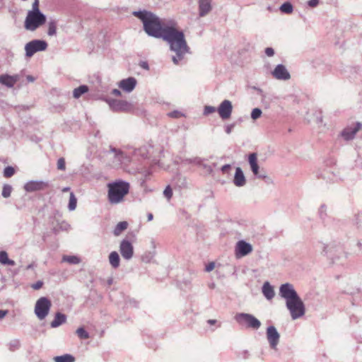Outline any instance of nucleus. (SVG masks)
<instances>
[{"mask_svg": "<svg viewBox=\"0 0 362 362\" xmlns=\"http://www.w3.org/2000/svg\"><path fill=\"white\" fill-rule=\"evenodd\" d=\"M215 264L214 262H210L206 266V271L211 272L214 269Z\"/></svg>", "mask_w": 362, "mask_h": 362, "instance_id": "obj_57", "label": "nucleus"}, {"mask_svg": "<svg viewBox=\"0 0 362 362\" xmlns=\"http://www.w3.org/2000/svg\"><path fill=\"white\" fill-rule=\"evenodd\" d=\"M234 319L240 325L255 330L259 329L262 325L261 322L257 317L249 313H237Z\"/></svg>", "mask_w": 362, "mask_h": 362, "instance_id": "obj_4", "label": "nucleus"}, {"mask_svg": "<svg viewBox=\"0 0 362 362\" xmlns=\"http://www.w3.org/2000/svg\"><path fill=\"white\" fill-rule=\"evenodd\" d=\"M22 76H23L22 73L16 74L14 75H11V77L12 78V81H13L14 85L16 83L17 81H18L20 80V78Z\"/></svg>", "mask_w": 362, "mask_h": 362, "instance_id": "obj_51", "label": "nucleus"}, {"mask_svg": "<svg viewBox=\"0 0 362 362\" xmlns=\"http://www.w3.org/2000/svg\"><path fill=\"white\" fill-rule=\"evenodd\" d=\"M21 346V341L18 339H13L11 340L8 344V347L10 351H16Z\"/></svg>", "mask_w": 362, "mask_h": 362, "instance_id": "obj_37", "label": "nucleus"}, {"mask_svg": "<svg viewBox=\"0 0 362 362\" xmlns=\"http://www.w3.org/2000/svg\"><path fill=\"white\" fill-rule=\"evenodd\" d=\"M361 218H362V214H358L356 216L354 219V223L356 225L358 226L359 224V221L361 220Z\"/></svg>", "mask_w": 362, "mask_h": 362, "instance_id": "obj_59", "label": "nucleus"}, {"mask_svg": "<svg viewBox=\"0 0 362 362\" xmlns=\"http://www.w3.org/2000/svg\"><path fill=\"white\" fill-rule=\"evenodd\" d=\"M136 79L134 77H129L120 81L119 87L127 93H131L136 86Z\"/></svg>", "mask_w": 362, "mask_h": 362, "instance_id": "obj_20", "label": "nucleus"}, {"mask_svg": "<svg viewBox=\"0 0 362 362\" xmlns=\"http://www.w3.org/2000/svg\"><path fill=\"white\" fill-rule=\"evenodd\" d=\"M139 65L144 69H146V70L149 69V66H148V64L147 62H141Z\"/></svg>", "mask_w": 362, "mask_h": 362, "instance_id": "obj_58", "label": "nucleus"}, {"mask_svg": "<svg viewBox=\"0 0 362 362\" xmlns=\"http://www.w3.org/2000/svg\"><path fill=\"white\" fill-rule=\"evenodd\" d=\"M54 362H74L75 358L71 354L57 356L54 358Z\"/></svg>", "mask_w": 362, "mask_h": 362, "instance_id": "obj_32", "label": "nucleus"}, {"mask_svg": "<svg viewBox=\"0 0 362 362\" xmlns=\"http://www.w3.org/2000/svg\"><path fill=\"white\" fill-rule=\"evenodd\" d=\"M362 124L361 122H356L351 124V125L345 127L340 133V136L345 141H351L353 140L357 132L361 129Z\"/></svg>", "mask_w": 362, "mask_h": 362, "instance_id": "obj_12", "label": "nucleus"}, {"mask_svg": "<svg viewBox=\"0 0 362 362\" xmlns=\"http://www.w3.org/2000/svg\"><path fill=\"white\" fill-rule=\"evenodd\" d=\"M46 22V16L42 12H28L25 20V28L28 30H35Z\"/></svg>", "mask_w": 362, "mask_h": 362, "instance_id": "obj_5", "label": "nucleus"}, {"mask_svg": "<svg viewBox=\"0 0 362 362\" xmlns=\"http://www.w3.org/2000/svg\"><path fill=\"white\" fill-rule=\"evenodd\" d=\"M265 54L268 57H273L274 54V50L272 47H267L264 50Z\"/></svg>", "mask_w": 362, "mask_h": 362, "instance_id": "obj_52", "label": "nucleus"}, {"mask_svg": "<svg viewBox=\"0 0 362 362\" xmlns=\"http://www.w3.org/2000/svg\"><path fill=\"white\" fill-rule=\"evenodd\" d=\"M320 176L325 179L327 180L330 182H335L337 180L338 177L335 175V173L332 170H324L321 174Z\"/></svg>", "mask_w": 362, "mask_h": 362, "instance_id": "obj_30", "label": "nucleus"}, {"mask_svg": "<svg viewBox=\"0 0 362 362\" xmlns=\"http://www.w3.org/2000/svg\"><path fill=\"white\" fill-rule=\"evenodd\" d=\"M318 214L321 219H325L327 216V206L325 204L320 206Z\"/></svg>", "mask_w": 362, "mask_h": 362, "instance_id": "obj_44", "label": "nucleus"}, {"mask_svg": "<svg viewBox=\"0 0 362 362\" xmlns=\"http://www.w3.org/2000/svg\"><path fill=\"white\" fill-rule=\"evenodd\" d=\"M57 169L62 171H64L66 170V162L64 158H59L57 160Z\"/></svg>", "mask_w": 362, "mask_h": 362, "instance_id": "obj_43", "label": "nucleus"}, {"mask_svg": "<svg viewBox=\"0 0 362 362\" xmlns=\"http://www.w3.org/2000/svg\"><path fill=\"white\" fill-rule=\"evenodd\" d=\"M128 223L127 221H120L119 222L116 226L115 227V229L113 230V233L115 236H118L121 234L122 231L126 230L127 228Z\"/></svg>", "mask_w": 362, "mask_h": 362, "instance_id": "obj_31", "label": "nucleus"}, {"mask_svg": "<svg viewBox=\"0 0 362 362\" xmlns=\"http://www.w3.org/2000/svg\"><path fill=\"white\" fill-rule=\"evenodd\" d=\"M272 74L274 78L278 80L286 81L291 78L290 73L283 64H278L272 72Z\"/></svg>", "mask_w": 362, "mask_h": 362, "instance_id": "obj_19", "label": "nucleus"}, {"mask_svg": "<svg viewBox=\"0 0 362 362\" xmlns=\"http://www.w3.org/2000/svg\"><path fill=\"white\" fill-rule=\"evenodd\" d=\"M233 183L236 187H243L246 184L245 177L242 169L237 167L234 175Z\"/></svg>", "mask_w": 362, "mask_h": 362, "instance_id": "obj_22", "label": "nucleus"}, {"mask_svg": "<svg viewBox=\"0 0 362 362\" xmlns=\"http://www.w3.org/2000/svg\"><path fill=\"white\" fill-rule=\"evenodd\" d=\"M52 307L51 300L47 297H40L35 303L34 313L38 320H44Z\"/></svg>", "mask_w": 362, "mask_h": 362, "instance_id": "obj_7", "label": "nucleus"}, {"mask_svg": "<svg viewBox=\"0 0 362 362\" xmlns=\"http://www.w3.org/2000/svg\"><path fill=\"white\" fill-rule=\"evenodd\" d=\"M43 282L42 281H37L35 284H32L31 287L35 290H39L42 288Z\"/></svg>", "mask_w": 362, "mask_h": 362, "instance_id": "obj_50", "label": "nucleus"}, {"mask_svg": "<svg viewBox=\"0 0 362 362\" xmlns=\"http://www.w3.org/2000/svg\"><path fill=\"white\" fill-rule=\"evenodd\" d=\"M88 91V87L86 85H81L76 88L73 91V96L75 98H79L83 94Z\"/></svg>", "mask_w": 362, "mask_h": 362, "instance_id": "obj_29", "label": "nucleus"}, {"mask_svg": "<svg viewBox=\"0 0 362 362\" xmlns=\"http://www.w3.org/2000/svg\"><path fill=\"white\" fill-rule=\"evenodd\" d=\"M262 292L267 300H272L275 296L274 288L268 281L264 283Z\"/></svg>", "mask_w": 362, "mask_h": 362, "instance_id": "obj_23", "label": "nucleus"}, {"mask_svg": "<svg viewBox=\"0 0 362 362\" xmlns=\"http://www.w3.org/2000/svg\"><path fill=\"white\" fill-rule=\"evenodd\" d=\"M0 263L4 265H9L14 266L16 264L15 262L12 259H10L8 257V254L6 251L0 252Z\"/></svg>", "mask_w": 362, "mask_h": 362, "instance_id": "obj_28", "label": "nucleus"}, {"mask_svg": "<svg viewBox=\"0 0 362 362\" xmlns=\"http://www.w3.org/2000/svg\"><path fill=\"white\" fill-rule=\"evenodd\" d=\"M47 47V43L43 40H33L26 43L25 51L26 57H31L37 52L44 51Z\"/></svg>", "mask_w": 362, "mask_h": 362, "instance_id": "obj_8", "label": "nucleus"}, {"mask_svg": "<svg viewBox=\"0 0 362 362\" xmlns=\"http://www.w3.org/2000/svg\"><path fill=\"white\" fill-rule=\"evenodd\" d=\"M129 183L124 180H116L107 184V199L111 204H117L124 200L129 193Z\"/></svg>", "mask_w": 362, "mask_h": 362, "instance_id": "obj_3", "label": "nucleus"}, {"mask_svg": "<svg viewBox=\"0 0 362 362\" xmlns=\"http://www.w3.org/2000/svg\"><path fill=\"white\" fill-rule=\"evenodd\" d=\"M248 163L254 175L258 178L265 179L267 175L259 172V166L257 162V155L256 153H252L248 156Z\"/></svg>", "mask_w": 362, "mask_h": 362, "instance_id": "obj_17", "label": "nucleus"}, {"mask_svg": "<svg viewBox=\"0 0 362 362\" xmlns=\"http://www.w3.org/2000/svg\"><path fill=\"white\" fill-rule=\"evenodd\" d=\"M28 12H41L39 9V0H35L32 5V9Z\"/></svg>", "mask_w": 362, "mask_h": 362, "instance_id": "obj_48", "label": "nucleus"}, {"mask_svg": "<svg viewBox=\"0 0 362 362\" xmlns=\"http://www.w3.org/2000/svg\"><path fill=\"white\" fill-rule=\"evenodd\" d=\"M76 334L80 339H87L90 337L88 332L83 328L79 327L76 329Z\"/></svg>", "mask_w": 362, "mask_h": 362, "instance_id": "obj_39", "label": "nucleus"}, {"mask_svg": "<svg viewBox=\"0 0 362 362\" xmlns=\"http://www.w3.org/2000/svg\"><path fill=\"white\" fill-rule=\"evenodd\" d=\"M279 10L283 13L291 14L293 11V6L290 2L286 1L280 6Z\"/></svg>", "mask_w": 362, "mask_h": 362, "instance_id": "obj_34", "label": "nucleus"}, {"mask_svg": "<svg viewBox=\"0 0 362 362\" xmlns=\"http://www.w3.org/2000/svg\"><path fill=\"white\" fill-rule=\"evenodd\" d=\"M201 167H202L203 168L206 169L209 172H211L212 171L211 167L208 165H206V163H204V161H203V165H202Z\"/></svg>", "mask_w": 362, "mask_h": 362, "instance_id": "obj_61", "label": "nucleus"}, {"mask_svg": "<svg viewBox=\"0 0 362 362\" xmlns=\"http://www.w3.org/2000/svg\"><path fill=\"white\" fill-rule=\"evenodd\" d=\"M286 308L288 310L291 319L295 320L302 317L305 313L304 303L300 297L286 303Z\"/></svg>", "mask_w": 362, "mask_h": 362, "instance_id": "obj_6", "label": "nucleus"}, {"mask_svg": "<svg viewBox=\"0 0 362 362\" xmlns=\"http://www.w3.org/2000/svg\"><path fill=\"white\" fill-rule=\"evenodd\" d=\"M192 163L197 165L201 166L203 165V161H204V159L199 158V157H195L192 158Z\"/></svg>", "mask_w": 362, "mask_h": 362, "instance_id": "obj_49", "label": "nucleus"}, {"mask_svg": "<svg viewBox=\"0 0 362 362\" xmlns=\"http://www.w3.org/2000/svg\"><path fill=\"white\" fill-rule=\"evenodd\" d=\"M76 204H77V199L75 197L74 192H71L70 197H69V205H68L69 210V211L75 210L76 208Z\"/></svg>", "mask_w": 362, "mask_h": 362, "instance_id": "obj_36", "label": "nucleus"}, {"mask_svg": "<svg viewBox=\"0 0 362 362\" xmlns=\"http://www.w3.org/2000/svg\"><path fill=\"white\" fill-rule=\"evenodd\" d=\"M49 186L48 181L43 180H30L27 182L24 185V189L27 192H33L37 191L45 190Z\"/></svg>", "mask_w": 362, "mask_h": 362, "instance_id": "obj_13", "label": "nucleus"}, {"mask_svg": "<svg viewBox=\"0 0 362 362\" xmlns=\"http://www.w3.org/2000/svg\"><path fill=\"white\" fill-rule=\"evenodd\" d=\"M0 83L9 88H11L14 86V83L12 81L11 75L8 74L0 75Z\"/></svg>", "mask_w": 362, "mask_h": 362, "instance_id": "obj_27", "label": "nucleus"}, {"mask_svg": "<svg viewBox=\"0 0 362 362\" xmlns=\"http://www.w3.org/2000/svg\"><path fill=\"white\" fill-rule=\"evenodd\" d=\"M132 14L141 21L144 31L156 38H161L165 29L169 25L163 23L154 13L145 10L134 11Z\"/></svg>", "mask_w": 362, "mask_h": 362, "instance_id": "obj_2", "label": "nucleus"}, {"mask_svg": "<svg viewBox=\"0 0 362 362\" xmlns=\"http://www.w3.org/2000/svg\"><path fill=\"white\" fill-rule=\"evenodd\" d=\"M267 339L269 344L270 347L274 349H277V345L279 342L280 334L274 326H269L266 332Z\"/></svg>", "mask_w": 362, "mask_h": 362, "instance_id": "obj_14", "label": "nucleus"}, {"mask_svg": "<svg viewBox=\"0 0 362 362\" xmlns=\"http://www.w3.org/2000/svg\"><path fill=\"white\" fill-rule=\"evenodd\" d=\"M119 252L124 259H131L134 255V247L132 243L126 239L122 240L119 245Z\"/></svg>", "mask_w": 362, "mask_h": 362, "instance_id": "obj_16", "label": "nucleus"}, {"mask_svg": "<svg viewBox=\"0 0 362 362\" xmlns=\"http://www.w3.org/2000/svg\"><path fill=\"white\" fill-rule=\"evenodd\" d=\"M111 93H112V95H114L115 96H120L121 95V91L119 90H118V89H116V88L113 89Z\"/></svg>", "mask_w": 362, "mask_h": 362, "instance_id": "obj_60", "label": "nucleus"}, {"mask_svg": "<svg viewBox=\"0 0 362 362\" xmlns=\"http://www.w3.org/2000/svg\"><path fill=\"white\" fill-rule=\"evenodd\" d=\"M212 0H198L199 16H206L212 10Z\"/></svg>", "mask_w": 362, "mask_h": 362, "instance_id": "obj_21", "label": "nucleus"}, {"mask_svg": "<svg viewBox=\"0 0 362 362\" xmlns=\"http://www.w3.org/2000/svg\"><path fill=\"white\" fill-rule=\"evenodd\" d=\"M216 111V107L210 105H206L204 107V115H209Z\"/></svg>", "mask_w": 362, "mask_h": 362, "instance_id": "obj_46", "label": "nucleus"}, {"mask_svg": "<svg viewBox=\"0 0 362 362\" xmlns=\"http://www.w3.org/2000/svg\"><path fill=\"white\" fill-rule=\"evenodd\" d=\"M319 4V0H310L308 2V5L312 8L315 7Z\"/></svg>", "mask_w": 362, "mask_h": 362, "instance_id": "obj_55", "label": "nucleus"}, {"mask_svg": "<svg viewBox=\"0 0 362 362\" xmlns=\"http://www.w3.org/2000/svg\"><path fill=\"white\" fill-rule=\"evenodd\" d=\"M7 313V310H0V319L4 318L6 315Z\"/></svg>", "mask_w": 362, "mask_h": 362, "instance_id": "obj_63", "label": "nucleus"}, {"mask_svg": "<svg viewBox=\"0 0 362 362\" xmlns=\"http://www.w3.org/2000/svg\"><path fill=\"white\" fill-rule=\"evenodd\" d=\"M252 251V246L250 243L241 240H239L235 247L236 257L240 258L249 255Z\"/></svg>", "mask_w": 362, "mask_h": 362, "instance_id": "obj_15", "label": "nucleus"}, {"mask_svg": "<svg viewBox=\"0 0 362 362\" xmlns=\"http://www.w3.org/2000/svg\"><path fill=\"white\" fill-rule=\"evenodd\" d=\"M109 262L110 265L113 268H118L120 263V258L119 254L115 251L110 252L109 255Z\"/></svg>", "mask_w": 362, "mask_h": 362, "instance_id": "obj_25", "label": "nucleus"}, {"mask_svg": "<svg viewBox=\"0 0 362 362\" xmlns=\"http://www.w3.org/2000/svg\"><path fill=\"white\" fill-rule=\"evenodd\" d=\"M253 88L257 90V93L261 96V98L262 99L266 97L265 93H264V91L261 88H257V87H254Z\"/></svg>", "mask_w": 362, "mask_h": 362, "instance_id": "obj_56", "label": "nucleus"}, {"mask_svg": "<svg viewBox=\"0 0 362 362\" xmlns=\"http://www.w3.org/2000/svg\"><path fill=\"white\" fill-rule=\"evenodd\" d=\"M216 322H217V320H212V319H211V320H207V323H208L209 325H215Z\"/></svg>", "mask_w": 362, "mask_h": 362, "instance_id": "obj_64", "label": "nucleus"}, {"mask_svg": "<svg viewBox=\"0 0 362 362\" xmlns=\"http://www.w3.org/2000/svg\"><path fill=\"white\" fill-rule=\"evenodd\" d=\"M110 108L117 112H129L133 110V105L126 100L110 99L107 100Z\"/></svg>", "mask_w": 362, "mask_h": 362, "instance_id": "obj_9", "label": "nucleus"}, {"mask_svg": "<svg viewBox=\"0 0 362 362\" xmlns=\"http://www.w3.org/2000/svg\"><path fill=\"white\" fill-rule=\"evenodd\" d=\"M230 168L231 166L230 164H226L221 167V170L223 173H228L230 170Z\"/></svg>", "mask_w": 362, "mask_h": 362, "instance_id": "obj_53", "label": "nucleus"}, {"mask_svg": "<svg viewBox=\"0 0 362 362\" xmlns=\"http://www.w3.org/2000/svg\"><path fill=\"white\" fill-rule=\"evenodd\" d=\"M66 321V315L62 313H57L55 314L54 320L50 323V327L52 328H56L59 327L60 325L65 323Z\"/></svg>", "mask_w": 362, "mask_h": 362, "instance_id": "obj_24", "label": "nucleus"}, {"mask_svg": "<svg viewBox=\"0 0 362 362\" xmlns=\"http://www.w3.org/2000/svg\"><path fill=\"white\" fill-rule=\"evenodd\" d=\"M110 151L114 154V160L112 161V166L114 168H119L122 165L127 164L130 161L129 157L120 149L110 146Z\"/></svg>", "mask_w": 362, "mask_h": 362, "instance_id": "obj_11", "label": "nucleus"}, {"mask_svg": "<svg viewBox=\"0 0 362 362\" xmlns=\"http://www.w3.org/2000/svg\"><path fill=\"white\" fill-rule=\"evenodd\" d=\"M160 39L166 42L170 50L175 54L172 57V61L175 65H179L187 54H191L184 33L174 25L167 26Z\"/></svg>", "mask_w": 362, "mask_h": 362, "instance_id": "obj_1", "label": "nucleus"}, {"mask_svg": "<svg viewBox=\"0 0 362 362\" xmlns=\"http://www.w3.org/2000/svg\"><path fill=\"white\" fill-rule=\"evenodd\" d=\"M26 79H27L28 82H29V83H33L35 81V78L31 75H28L26 76Z\"/></svg>", "mask_w": 362, "mask_h": 362, "instance_id": "obj_62", "label": "nucleus"}, {"mask_svg": "<svg viewBox=\"0 0 362 362\" xmlns=\"http://www.w3.org/2000/svg\"><path fill=\"white\" fill-rule=\"evenodd\" d=\"M15 169L12 166H7L4 170V176L5 177H11L15 174Z\"/></svg>", "mask_w": 362, "mask_h": 362, "instance_id": "obj_40", "label": "nucleus"}, {"mask_svg": "<svg viewBox=\"0 0 362 362\" xmlns=\"http://www.w3.org/2000/svg\"><path fill=\"white\" fill-rule=\"evenodd\" d=\"M12 187L10 185L5 184L3 186L1 195L4 198H8L11 196V192H12Z\"/></svg>", "mask_w": 362, "mask_h": 362, "instance_id": "obj_38", "label": "nucleus"}, {"mask_svg": "<svg viewBox=\"0 0 362 362\" xmlns=\"http://www.w3.org/2000/svg\"><path fill=\"white\" fill-rule=\"evenodd\" d=\"M279 294L286 300V303L300 297L293 285L290 283L281 284L279 287Z\"/></svg>", "mask_w": 362, "mask_h": 362, "instance_id": "obj_10", "label": "nucleus"}, {"mask_svg": "<svg viewBox=\"0 0 362 362\" xmlns=\"http://www.w3.org/2000/svg\"><path fill=\"white\" fill-rule=\"evenodd\" d=\"M168 115L172 118H179V117L183 116V114L180 111L174 110V111L169 112L168 114Z\"/></svg>", "mask_w": 362, "mask_h": 362, "instance_id": "obj_47", "label": "nucleus"}, {"mask_svg": "<svg viewBox=\"0 0 362 362\" xmlns=\"http://www.w3.org/2000/svg\"><path fill=\"white\" fill-rule=\"evenodd\" d=\"M163 194L164 196L168 199H171L172 196H173V190L171 189V187L168 185L165 187V189H164L163 191Z\"/></svg>", "mask_w": 362, "mask_h": 362, "instance_id": "obj_45", "label": "nucleus"}, {"mask_svg": "<svg viewBox=\"0 0 362 362\" xmlns=\"http://www.w3.org/2000/svg\"><path fill=\"white\" fill-rule=\"evenodd\" d=\"M174 182L180 189L186 188L187 187V178L182 175H177L174 177Z\"/></svg>", "mask_w": 362, "mask_h": 362, "instance_id": "obj_26", "label": "nucleus"}, {"mask_svg": "<svg viewBox=\"0 0 362 362\" xmlns=\"http://www.w3.org/2000/svg\"><path fill=\"white\" fill-rule=\"evenodd\" d=\"M57 34V21L52 20L48 23L47 35L49 36H54Z\"/></svg>", "mask_w": 362, "mask_h": 362, "instance_id": "obj_35", "label": "nucleus"}, {"mask_svg": "<svg viewBox=\"0 0 362 362\" xmlns=\"http://www.w3.org/2000/svg\"><path fill=\"white\" fill-rule=\"evenodd\" d=\"M234 127H235L234 124L226 125L225 127V131H226V134H230L232 130L233 129Z\"/></svg>", "mask_w": 362, "mask_h": 362, "instance_id": "obj_54", "label": "nucleus"}, {"mask_svg": "<svg viewBox=\"0 0 362 362\" xmlns=\"http://www.w3.org/2000/svg\"><path fill=\"white\" fill-rule=\"evenodd\" d=\"M316 247L322 250V253L325 255H329L328 246L323 243H318L316 245Z\"/></svg>", "mask_w": 362, "mask_h": 362, "instance_id": "obj_41", "label": "nucleus"}, {"mask_svg": "<svg viewBox=\"0 0 362 362\" xmlns=\"http://www.w3.org/2000/svg\"><path fill=\"white\" fill-rule=\"evenodd\" d=\"M262 110L259 108H254L251 112V117L252 119H257L262 115Z\"/></svg>", "mask_w": 362, "mask_h": 362, "instance_id": "obj_42", "label": "nucleus"}, {"mask_svg": "<svg viewBox=\"0 0 362 362\" xmlns=\"http://www.w3.org/2000/svg\"><path fill=\"white\" fill-rule=\"evenodd\" d=\"M62 261L71 264H77L80 263L81 259L75 255H64L62 257Z\"/></svg>", "mask_w": 362, "mask_h": 362, "instance_id": "obj_33", "label": "nucleus"}, {"mask_svg": "<svg viewBox=\"0 0 362 362\" xmlns=\"http://www.w3.org/2000/svg\"><path fill=\"white\" fill-rule=\"evenodd\" d=\"M218 113L222 119H228L233 111V105L230 100H224L221 103L218 109Z\"/></svg>", "mask_w": 362, "mask_h": 362, "instance_id": "obj_18", "label": "nucleus"}]
</instances>
